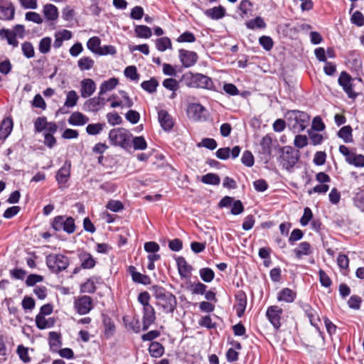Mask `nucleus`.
<instances>
[{
	"mask_svg": "<svg viewBox=\"0 0 364 364\" xmlns=\"http://www.w3.org/2000/svg\"><path fill=\"white\" fill-rule=\"evenodd\" d=\"M13 121L10 118L4 119L0 127V139H6L11 132Z\"/></svg>",
	"mask_w": 364,
	"mask_h": 364,
	"instance_id": "35",
	"label": "nucleus"
},
{
	"mask_svg": "<svg viewBox=\"0 0 364 364\" xmlns=\"http://www.w3.org/2000/svg\"><path fill=\"white\" fill-rule=\"evenodd\" d=\"M102 323L105 327V336L106 338L112 337L115 332V325L114 321L107 315L102 314Z\"/></svg>",
	"mask_w": 364,
	"mask_h": 364,
	"instance_id": "28",
	"label": "nucleus"
},
{
	"mask_svg": "<svg viewBox=\"0 0 364 364\" xmlns=\"http://www.w3.org/2000/svg\"><path fill=\"white\" fill-rule=\"evenodd\" d=\"M0 37L3 39L6 38L8 43L14 48L17 47L18 45V41L16 39V33L9 29H0Z\"/></svg>",
	"mask_w": 364,
	"mask_h": 364,
	"instance_id": "33",
	"label": "nucleus"
},
{
	"mask_svg": "<svg viewBox=\"0 0 364 364\" xmlns=\"http://www.w3.org/2000/svg\"><path fill=\"white\" fill-rule=\"evenodd\" d=\"M301 307L309 318L311 324L314 327L318 328V322L320 321V318L316 310H314L308 303H302L301 304Z\"/></svg>",
	"mask_w": 364,
	"mask_h": 364,
	"instance_id": "18",
	"label": "nucleus"
},
{
	"mask_svg": "<svg viewBox=\"0 0 364 364\" xmlns=\"http://www.w3.org/2000/svg\"><path fill=\"white\" fill-rule=\"evenodd\" d=\"M300 159L299 150L294 149L290 146H285L279 149L278 162L279 165L289 172H292L294 166Z\"/></svg>",
	"mask_w": 364,
	"mask_h": 364,
	"instance_id": "4",
	"label": "nucleus"
},
{
	"mask_svg": "<svg viewBox=\"0 0 364 364\" xmlns=\"http://www.w3.org/2000/svg\"><path fill=\"white\" fill-rule=\"evenodd\" d=\"M106 117L108 123L112 126L121 124L122 122V117L116 112H109Z\"/></svg>",
	"mask_w": 364,
	"mask_h": 364,
	"instance_id": "60",
	"label": "nucleus"
},
{
	"mask_svg": "<svg viewBox=\"0 0 364 364\" xmlns=\"http://www.w3.org/2000/svg\"><path fill=\"white\" fill-rule=\"evenodd\" d=\"M346 162L355 167H364V155L357 154L356 153L353 152L346 160Z\"/></svg>",
	"mask_w": 364,
	"mask_h": 364,
	"instance_id": "39",
	"label": "nucleus"
},
{
	"mask_svg": "<svg viewBox=\"0 0 364 364\" xmlns=\"http://www.w3.org/2000/svg\"><path fill=\"white\" fill-rule=\"evenodd\" d=\"M133 282L144 285L150 284L151 282V278L146 274H143L140 272L133 273V277L132 278Z\"/></svg>",
	"mask_w": 364,
	"mask_h": 364,
	"instance_id": "51",
	"label": "nucleus"
},
{
	"mask_svg": "<svg viewBox=\"0 0 364 364\" xmlns=\"http://www.w3.org/2000/svg\"><path fill=\"white\" fill-rule=\"evenodd\" d=\"M132 144L135 150H144L147 148V143L144 136H133L132 138Z\"/></svg>",
	"mask_w": 364,
	"mask_h": 364,
	"instance_id": "49",
	"label": "nucleus"
},
{
	"mask_svg": "<svg viewBox=\"0 0 364 364\" xmlns=\"http://www.w3.org/2000/svg\"><path fill=\"white\" fill-rule=\"evenodd\" d=\"M119 84V80L117 77H111L104 81L100 87V95H103L107 92L113 90Z\"/></svg>",
	"mask_w": 364,
	"mask_h": 364,
	"instance_id": "29",
	"label": "nucleus"
},
{
	"mask_svg": "<svg viewBox=\"0 0 364 364\" xmlns=\"http://www.w3.org/2000/svg\"><path fill=\"white\" fill-rule=\"evenodd\" d=\"M199 275L203 282L210 283L214 279L215 272L209 267H203L199 270Z\"/></svg>",
	"mask_w": 364,
	"mask_h": 364,
	"instance_id": "42",
	"label": "nucleus"
},
{
	"mask_svg": "<svg viewBox=\"0 0 364 364\" xmlns=\"http://www.w3.org/2000/svg\"><path fill=\"white\" fill-rule=\"evenodd\" d=\"M132 134L127 129L118 127L111 129L108 134L110 144L128 150L132 146Z\"/></svg>",
	"mask_w": 364,
	"mask_h": 364,
	"instance_id": "5",
	"label": "nucleus"
},
{
	"mask_svg": "<svg viewBox=\"0 0 364 364\" xmlns=\"http://www.w3.org/2000/svg\"><path fill=\"white\" fill-rule=\"evenodd\" d=\"M148 350L150 355L156 358L161 357L165 351L164 346L157 341H152Z\"/></svg>",
	"mask_w": 364,
	"mask_h": 364,
	"instance_id": "32",
	"label": "nucleus"
},
{
	"mask_svg": "<svg viewBox=\"0 0 364 364\" xmlns=\"http://www.w3.org/2000/svg\"><path fill=\"white\" fill-rule=\"evenodd\" d=\"M79 97L75 90H70L68 92L64 106L67 107H73L76 105Z\"/></svg>",
	"mask_w": 364,
	"mask_h": 364,
	"instance_id": "52",
	"label": "nucleus"
},
{
	"mask_svg": "<svg viewBox=\"0 0 364 364\" xmlns=\"http://www.w3.org/2000/svg\"><path fill=\"white\" fill-rule=\"evenodd\" d=\"M124 74L127 78L132 81H138L139 80V74L137 73V69L134 65L127 66L124 71Z\"/></svg>",
	"mask_w": 364,
	"mask_h": 364,
	"instance_id": "48",
	"label": "nucleus"
},
{
	"mask_svg": "<svg viewBox=\"0 0 364 364\" xmlns=\"http://www.w3.org/2000/svg\"><path fill=\"white\" fill-rule=\"evenodd\" d=\"M100 96L99 92L97 97L87 100L84 104L85 109L92 112L99 111L101 109L100 105Z\"/></svg>",
	"mask_w": 364,
	"mask_h": 364,
	"instance_id": "34",
	"label": "nucleus"
},
{
	"mask_svg": "<svg viewBox=\"0 0 364 364\" xmlns=\"http://www.w3.org/2000/svg\"><path fill=\"white\" fill-rule=\"evenodd\" d=\"M105 126V123L89 124L86 127V132L89 135H97L103 130Z\"/></svg>",
	"mask_w": 364,
	"mask_h": 364,
	"instance_id": "45",
	"label": "nucleus"
},
{
	"mask_svg": "<svg viewBox=\"0 0 364 364\" xmlns=\"http://www.w3.org/2000/svg\"><path fill=\"white\" fill-rule=\"evenodd\" d=\"M355 79L346 71H343L338 80V82L340 86L343 87V91L346 93L348 97L350 99H355L358 96V93L354 91Z\"/></svg>",
	"mask_w": 364,
	"mask_h": 364,
	"instance_id": "9",
	"label": "nucleus"
},
{
	"mask_svg": "<svg viewBox=\"0 0 364 364\" xmlns=\"http://www.w3.org/2000/svg\"><path fill=\"white\" fill-rule=\"evenodd\" d=\"M71 171L70 161H65L63 166L58 171L55 178L58 183H65L68 182Z\"/></svg>",
	"mask_w": 364,
	"mask_h": 364,
	"instance_id": "16",
	"label": "nucleus"
},
{
	"mask_svg": "<svg viewBox=\"0 0 364 364\" xmlns=\"http://www.w3.org/2000/svg\"><path fill=\"white\" fill-rule=\"evenodd\" d=\"M272 139L269 134H266L260 141L259 154L264 156L266 159H270L272 155Z\"/></svg>",
	"mask_w": 364,
	"mask_h": 364,
	"instance_id": "19",
	"label": "nucleus"
},
{
	"mask_svg": "<svg viewBox=\"0 0 364 364\" xmlns=\"http://www.w3.org/2000/svg\"><path fill=\"white\" fill-rule=\"evenodd\" d=\"M80 95L83 98L90 97L96 90V84L93 80L90 78H85L80 82Z\"/></svg>",
	"mask_w": 364,
	"mask_h": 364,
	"instance_id": "15",
	"label": "nucleus"
},
{
	"mask_svg": "<svg viewBox=\"0 0 364 364\" xmlns=\"http://www.w3.org/2000/svg\"><path fill=\"white\" fill-rule=\"evenodd\" d=\"M163 86L171 91H176L179 88L178 82L173 78H167L163 81Z\"/></svg>",
	"mask_w": 364,
	"mask_h": 364,
	"instance_id": "62",
	"label": "nucleus"
},
{
	"mask_svg": "<svg viewBox=\"0 0 364 364\" xmlns=\"http://www.w3.org/2000/svg\"><path fill=\"white\" fill-rule=\"evenodd\" d=\"M106 208L112 212H119L124 209V205L119 200H110L107 203Z\"/></svg>",
	"mask_w": 364,
	"mask_h": 364,
	"instance_id": "63",
	"label": "nucleus"
},
{
	"mask_svg": "<svg viewBox=\"0 0 364 364\" xmlns=\"http://www.w3.org/2000/svg\"><path fill=\"white\" fill-rule=\"evenodd\" d=\"M176 264L178 267V274L181 278H188L191 275L193 267L191 265L188 264L186 259L183 257H178L176 259Z\"/></svg>",
	"mask_w": 364,
	"mask_h": 364,
	"instance_id": "14",
	"label": "nucleus"
},
{
	"mask_svg": "<svg viewBox=\"0 0 364 364\" xmlns=\"http://www.w3.org/2000/svg\"><path fill=\"white\" fill-rule=\"evenodd\" d=\"M236 314L238 317H242L247 306V295L243 291H238L235 294Z\"/></svg>",
	"mask_w": 364,
	"mask_h": 364,
	"instance_id": "17",
	"label": "nucleus"
},
{
	"mask_svg": "<svg viewBox=\"0 0 364 364\" xmlns=\"http://www.w3.org/2000/svg\"><path fill=\"white\" fill-rule=\"evenodd\" d=\"M46 264L52 273L59 274L68 267L70 259L63 254L50 253L46 257Z\"/></svg>",
	"mask_w": 364,
	"mask_h": 364,
	"instance_id": "6",
	"label": "nucleus"
},
{
	"mask_svg": "<svg viewBox=\"0 0 364 364\" xmlns=\"http://www.w3.org/2000/svg\"><path fill=\"white\" fill-rule=\"evenodd\" d=\"M204 14L212 20H219L226 15V10L223 6L220 5L206 9Z\"/></svg>",
	"mask_w": 364,
	"mask_h": 364,
	"instance_id": "21",
	"label": "nucleus"
},
{
	"mask_svg": "<svg viewBox=\"0 0 364 364\" xmlns=\"http://www.w3.org/2000/svg\"><path fill=\"white\" fill-rule=\"evenodd\" d=\"M21 49L23 55L27 58H31L34 56V48L31 42H24L21 45Z\"/></svg>",
	"mask_w": 364,
	"mask_h": 364,
	"instance_id": "58",
	"label": "nucleus"
},
{
	"mask_svg": "<svg viewBox=\"0 0 364 364\" xmlns=\"http://www.w3.org/2000/svg\"><path fill=\"white\" fill-rule=\"evenodd\" d=\"M134 32L138 38H149L151 36V29L147 26L138 25L134 28Z\"/></svg>",
	"mask_w": 364,
	"mask_h": 364,
	"instance_id": "40",
	"label": "nucleus"
},
{
	"mask_svg": "<svg viewBox=\"0 0 364 364\" xmlns=\"http://www.w3.org/2000/svg\"><path fill=\"white\" fill-rule=\"evenodd\" d=\"M245 26L248 29L255 30L264 29L267 27L264 20L261 16H257L254 19L249 20L245 22Z\"/></svg>",
	"mask_w": 364,
	"mask_h": 364,
	"instance_id": "36",
	"label": "nucleus"
},
{
	"mask_svg": "<svg viewBox=\"0 0 364 364\" xmlns=\"http://www.w3.org/2000/svg\"><path fill=\"white\" fill-rule=\"evenodd\" d=\"M253 4L250 0H242L237 7L239 15L242 18L252 16Z\"/></svg>",
	"mask_w": 364,
	"mask_h": 364,
	"instance_id": "23",
	"label": "nucleus"
},
{
	"mask_svg": "<svg viewBox=\"0 0 364 364\" xmlns=\"http://www.w3.org/2000/svg\"><path fill=\"white\" fill-rule=\"evenodd\" d=\"M180 82L191 88H200L206 90H213L214 83L212 79L201 73H193L191 71L184 73Z\"/></svg>",
	"mask_w": 364,
	"mask_h": 364,
	"instance_id": "2",
	"label": "nucleus"
},
{
	"mask_svg": "<svg viewBox=\"0 0 364 364\" xmlns=\"http://www.w3.org/2000/svg\"><path fill=\"white\" fill-rule=\"evenodd\" d=\"M259 43L267 51L270 50L274 46V41L270 36H262L259 38Z\"/></svg>",
	"mask_w": 364,
	"mask_h": 364,
	"instance_id": "57",
	"label": "nucleus"
},
{
	"mask_svg": "<svg viewBox=\"0 0 364 364\" xmlns=\"http://www.w3.org/2000/svg\"><path fill=\"white\" fill-rule=\"evenodd\" d=\"M15 14V8L11 2H6V5H0V19L3 21L12 20Z\"/></svg>",
	"mask_w": 364,
	"mask_h": 364,
	"instance_id": "20",
	"label": "nucleus"
},
{
	"mask_svg": "<svg viewBox=\"0 0 364 364\" xmlns=\"http://www.w3.org/2000/svg\"><path fill=\"white\" fill-rule=\"evenodd\" d=\"M201 182L205 184L217 186L220 184V178L217 174L209 173L201 177Z\"/></svg>",
	"mask_w": 364,
	"mask_h": 364,
	"instance_id": "43",
	"label": "nucleus"
},
{
	"mask_svg": "<svg viewBox=\"0 0 364 364\" xmlns=\"http://www.w3.org/2000/svg\"><path fill=\"white\" fill-rule=\"evenodd\" d=\"M204 110V107L200 104L193 103L189 105L187 112L190 117L194 119H199Z\"/></svg>",
	"mask_w": 364,
	"mask_h": 364,
	"instance_id": "30",
	"label": "nucleus"
},
{
	"mask_svg": "<svg viewBox=\"0 0 364 364\" xmlns=\"http://www.w3.org/2000/svg\"><path fill=\"white\" fill-rule=\"evenodd\" d=\"M94 63V60L90 57H82L77 61V65L82 71L90 70Z\"/></svg>",
	"mask_w": 364,
	"mask_h": 364,
	"instance_id": "46",
	"label": "nucleus"
},
{
	"mask_svg": "<svg viewBox=\"0 0 364 364\" xmlns=\"http://www.w3.org/2000/svg\"><path fill=\"white\" fill-rule=\"evenodd\" d=\"M150 289L156 299V305L165 314H173L178 304L176 296L159 285H154Z\"/></svg>",
	"mask_w": 364,
	"mask_h": 364,
	"instance_id": "1",
	"label": "nucleus"
},
{
	"mask_svg": "<svg viewBox=\"0 0 364 364\" xmlns=\"http://www.w3.org/2000/svg\"><path fill=\"white\" fill-rule=\"evenodd\" d=\"M96 291L95 283L92 278L88 279L80 286V291L83 293L92 294Z\"/></svg>",
	"mask_w": 364,
	"mask_h": 364,
	"instance_id": "53",
	"label": "nucleus"
},
{
	"mask_svg": "<svg viewBox=\"0 0 364 364\" xmlns=\"http://www.w3.org/2000/svg\"><path fill=\"white\" fill-rule=\"evenodd\" d=\"M16 353L19 357V358L23 363H29L31 361V358L28 355V348L24 347L23 345H19L17 347Z\"/></svg>",
	"mask_w": 364,
	"mask_h": 364,
	"instance_id": "54",
	"label": "nucleus"
},
{
	"mask_svg": "<svg viewBox=\"0 0 364 364\" xmlns=\"http://www.w3.org/2000/svg\"><path fill=\"white\" fill-rule=\"evenodd\" d=\"M78 257L82 269H92L96 264L95 259L89 252H83L80 253Z\"/></svg>",
	"mask_w": 364,
	"mask_h": 364,
	"instance_id": "25",
	"label": "nucleus"
},
{
	"mask_svg": "<svg viewBox=\"0 0 364 364\" xmlns=\"http://www.w3.org/2000/svg\"><path fill=\"white\" fill-rule=\"evenodd\" d=\"M51 38L44 37L43 38L38 44L39 52L42 54H46L50 52L51 47Z\"/></svg>",
	"mask_w": 364,
	"mask_h": 364,
	"instance_id": "50",
	"label": "nucleus"
},
{
	"mask_svg": "<svg viewBox=\"0 0 364 364\" xmlns=\"http://www.w3.org/2000/svg\"><path fill=\"white\" fill-rule=\"evenodd\" d=\"M283 310L278 306H270L266 311V316L275 330L278 331L282 325Z\"/></svg>",
	"mask_w": 364,
	"mask_h": 364,
	"instance_id": "10",
	"label": "nucleus"
},
{
	"mask_svg": "<svg viewBox=\"0 0 364 364\" xmlns=\"http://www.w3.org/2000/svg\"><path fill=\"white\" fill-rule=\"evenodd\" d=\"M178 54L180 61L185 68L193 66L198 59V54L194 51L180 49Z\"/></svg>",
	"mask_w": 364,
	"mask_h": 364,
	"instance_id": "12",
	"label": "nucleus"
},
{
	"mask_svg": "<svg viewBox=\"0 0 364 364\" xmlns=\"http://www.w3.org/2000/svg\"><path fill=\"white\" fill-rule=\"evenodd\" d=\"M217 146V141L212 138H204L198 144V146H203L210 150H214Z\"/></svg>",
	"mask_w": 364,
	"mask_h": 364,
	"instance_id": "61",
	"label": "nucleus"
},
{
	"mask_svg": "<svg viewBox=\"0 0 364 364\" xmlns=\"http://www.w3.org/2000/svg\"><path fill=\"white\" fill-rule=\"evenodd\" d=\"M100 39L97 36L90 38L87 42V48L95 53H98L100 50Z\"/></svg>",
	"mask_w": 364,
	"mask_h": 364,
	"instance_id": "47",
	"label": "nucleus"
},
{
	"mask_svg": "<svg viewBox=\"0 0 364 364\" xmlns=\"http://www.w3.org/2000/svg\"><path fill=\"white\" fill-rule=\"evenodd\" d=\"M43 13L48 21H56L59 15L58 8L51 4H47L43 6Z\"/></svg>",
	"mask_w": 364,
	"mask_h": 364,
	"instance_id": "24",
	"label": "nucleus"
},
{
	"mask_svg": "<svg viewBox=\"0 0 364 364\" xmlns=\"http://www.w3.org/2000/svg\"><path fill=\"white\" fill-rule=\"evenodd\" d=\"M123 321L129 330L134 333H139L141 331L140 322L138 318L133 317L129 320L128 316H124Z\"/></svg>",
	"mask_w": 364,
	"mask_h": 364,
	"instance_id": "37",
	"label": "nucleus"
},
{
	"mask_svg": "<svg viewBox=\"0 0 364 364\" xmlns=\"http://www.w3.org/2000/svg\"><path fill=\"white\" fill-rule=\"evenodd\" d=\"M151 296L148 291L141 292L137 297V301L142 305V330L146 331L151 325L155 323L156 311L150 304Z\"/></svg>",
	"mask_w": 364,
	"mask_h": 364,
	"instance_id": "3",
	"label": "nucleus"
},
{
	"mask_svg": "<svg viewBox=\"0 0 364 364\" xmlns=\"http://www.w3.org/2000/svg\"><path fill=\"white\" fill-rule=\"evenodd\" d=\"M52 228L55 231L63 230L68 234H72L75 230V220L72 217L58 215L53 218Z\"/></svg>",
	"mask_w": 364,
	"mask_h": 364,
	"instance_id": "8",
	"label": "nucleus"
},
{
	"mask_svg": "<svg viewBox=\"0 0 364 364\" xmlns=\"http://www.w3.org/2000/svg\"><path fill=\"white\" fill-rule=\"evenodd\" d=\"M313 218V213L310 208L306 207L304 210V214L300 219V223L302 226H306Z\"/></svg>",
	"mask_w": 364,
	"mask_h": 364,
	"instance_id": "64",
	"label": "nucleus"
},
{
	"mask_svg": "<svg viewBox=\"0 0 364 364\" xmlns=\"http://www.w3.org/2000/svg\"><path fill=\"white\" fill-rule=\"evenodd\" d=\"M296 297V293L289 288H284L277 294L279 301L292 303Z\"/></svg>",
	"mask_w": 364,
	"mask_h": 364,
	"instance_id": "26",
	"label": "nucleus"
},
{
	"mask_svg": "<svg viewBox=\"0 0 364 364\" xmlns=\"http://www.w3.org/2000/svg\"><path fill=\"white\" fill-rule=\"evenodd\" d=\"M288 119H293L295 124L293 125L294 132H303L309 125L310 116L305 112L300 110H291L287 112Z\"/></svg>",
	"mask_w": 364,
	"mask_h": 364,
	"instance_id": "7",
	"label": "nucleus"
},
{
	"mask_svg": "<svg viewBox=\"0 0 364 364\" xmlns=\"http://www.w3.org/2000/svg\"><path fill=\"white\" fill-rule=\"evenodd\" d=\"M158 86L159 82L154 77H152L149 80H145L141 83V88L149 93L155 92Z\"/></svg>",
	"mask_w": 364,
	"mask_h": 364,
	"instance_id": "41",
	"label": "nucleus"
},
{
	"mask_svg": "<svg viewBox=\"0 0 364 364\" xmlns=\"http://www.w3.org/2000/svg\"><path fill=\"white\" fill-rule=\"evenodd\" d=\"M242 163L247 167H252L255 163V158L250 151L246 150L241 158Z\"/></svg>",
	"mask_w": 364,
	"mask_h": 364,
	"instance_id": "55",
	"label": "nucleus"
},
{
	"mask_svg": "<svg viewBox=\"0 0 364 364\" xmlns=\"http://www.w3.org/2000/svg\"><path fill=\"white\" fill-rule=\"evenodd\" d=\"M49 346L51 351L55 353L58 351L60 347L62 346L60 333L55 331L49 333Z\"/></svg>",
	"mask_w": 364,
	"mask_h": 364,
	"instance_id": "31",
	"label": "nucleus"
},
{
	"mask_svg": "<svg viewBox=\"0 0 364 364\" xmlns=\"http://www.w3.org/2000/svg\"><path fill=\"white\" fill-rule=\"evenodd\" d=\"M89 122V118L79 112H73L68 119V123L73 126H82Z\"/></svg>",
	"mask_w": 364,
	"mask_h": 364,
	"instance_id": "27",
	"label": "nucleus"
},
{
	"mask_svg": "<svg viewBox=\"0 0 364 364\" xmlns=\"http://www.w3.org/2000/svg\"><path fill=\"white\" fill-rule=\"evenodd\" d=\"M196 40L195 35L188 31L183 32L176 39L178 43H193Z\"/></svg>",
	"mask_w": 364,
	"mask_h": 364,
	"instance_id": "56",
	"label": "nucleus"
},
{
	"mask_svg": "<svg viewBox=\"0 0 364 364\" xmlns=\"http://www.w3.org/2000/svg\"><path fill=\"white\" fill-rule=\"evenodd\" d=\"M296 259H300L304 256H308L313 253L311 245L308 242L299 243L298 247L293 250Z\"/></svg>",
	"mask_w": 364,
	"mask_h": 364,
	"instance_id": "22",
	"label": "nucleus"
},
{
	"mask_svg": "<svg viewBox=\"0 0 364 364\" xmlns=\"http://www.w3.org/2000/svg\"><path fill=\"white\" fill-rule=\"evenodd\" d=\"M156 49L161 52L165 51L166 49L171 48V41L168 37H161L156 41Z\"/></svg>",
	"mask_w": 364,
	"mask_h": 364,
	"instance_id": "44",
	"label": "nucleus"
},
{
	"mask_svg": "<svg viewBox=\"0 0 364 364\" xmlns=\"http://www.w3.org/2000/svg\"><path fill=\"white\" fill-rule=\"evenodd\" d=\"M74 307L80 315H85L93 309L92 299L89 296H82L75 299Z\"/></svg>",
	"mask_w": 364,
	"mask_h": 364,
	"instance_id": "11",
	"label": "nucleus"
},
{
	"mask_svg": "<svg viewBox=\"0 0 364 364\" xmlns=\"http://www.w3.org/2000/svg\"><path fill=\"white\" fill-rule=\"evenodd\" d=\"M352 132L353 129L350 126H344L338 131L337 135L345 143H350L353 141Z\"/></svg>",
	"mask_w": 364,
	"mask_h": 364,
	"instance_id": "38",
	"label": "nucleus"
},
{
	"mask_svg": "<svg viewBox=\"0 0 364 364\" xmlns=\"http://www.w3.org/2000/svg\"><path fill=\"white\" fill-rule=\"evenodd\" d=\"M48 122L46 117H39L34 122V129L36 132H41L46 129Z\"/></svg>",
	"mask_w": 364,
	"mask_h": 364,
	"instance_id": "59",
	"label": "nucleus"
},
{
	"mask_svg": "<svg viewBox=\"0 0 364 364\" xmlns=\"http://www.w3.org/2000/svg\"><path fill=\"white\" fill-rule=\"evenodd\" d=\"M158 120L164 131L169 132L173 127V119L171 114L165 109L158 111Z\"/></svg>",
	"mask_w": 364,
	"mask_h": 364,
	"instance_id": "13",
	"label": "nucleus"
}]
</instances>
